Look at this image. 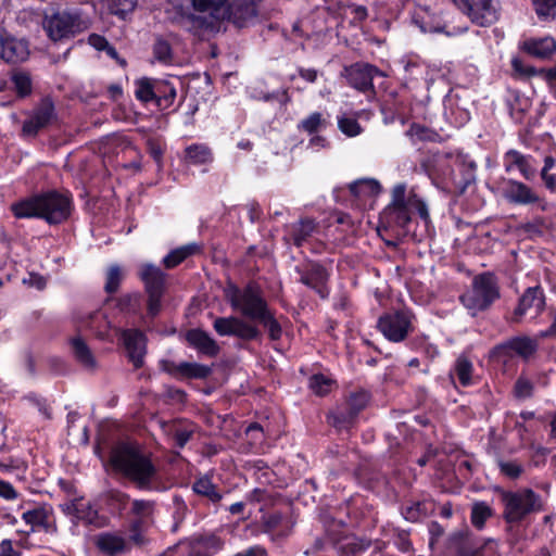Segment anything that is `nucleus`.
Wrapping results in <instances>:
<instances>
[{
  "label": "nucleus",
  "mask_w": 556,
  "mask_h": 556,
  "mask_svg": "<svg viewBox=\"0 0 556 556\" xmlns=\"http://www.w3.org/2000/svg\"><path fill=\"white\" fill-rule=\"evenodd\" d=\"M110 462L116 471L122 472L140 488H150L155 479L154 465L137 445L129 443L116 445L112 450Z\"/></svg>",
  "instance_id": "1"
},
{
  "label": "nucleus",
  "mask_w": 556,
  "mask_h": 556,
  "mask_svg": "<svg viewBox=\"0 0 556 556\" xmlns=\"http://www.w3.org/2000/svg\"><path fill=\"white\" fill-rule=\"evenodd\" d=\"M12 211L18 218L40 217L49 224H59L71 214V199L65 194L50 192L21 201L12 205Z\"/></svg>",
  "instance_id": "2"
},
{
  "label": "nucleus",
  "mask_w": 556,
  "mask_h": 556,
  "mask_svg": "<svg viewBox=\"0 0 556 556\" xmlns=\"http://www.w3.org/2000/svg\"><path fill=\"white\" fill-rule=\"evenodd\" d=\"M108 328L109 321L98 312L84 314L77 318L78 332L68 339V344L75 359L86 369H93L97 366V361L80 331L83 329H89L99 338H106Z\"/></svg>",
  "instance_id": "3"
},
{
  "label": "nucleus",
  "mask_w": 556,
  "mask_h": 556,
  "mask_svg": "<svg viewBox=\"0 0 556 556\" xmlns=\"http://www.w3.org/2000/svg\"><path fill=\"white\" fill-rule=\"evenodd\" d=\"M225 296L232 309L252 320H258L268 311L260 288L254 285H249L243 289L228 286Z\"/></svg>",
  "instance_id": "4"
},
{
  "label": "nucleus",
  "mask_w": 556,
  "mask_h": 556,
  "mask_svg": "<svg viewBox=\"0 0 556 556\" xmlns=\"http://www.w3.org/2000/svg\"><path fill=\"white\" fill-rule=\"evenodd\" d=\"M498 296L497 286L491 274H483L475 278L472 287L460 298L464 306L476 315L485 309Z\"/></svg>",
  "instance_id": "5"
},
{
  "label": "nucleus",
  "mask_w": 556,
  "mask_h": 556,
  "mask_svg": "<svg viewBox=\"0 0 556 556\" xmlns=\"http://www.w3.org/2000/svg\"><path fill=\"white\" fill-rule=\"evenodd\" d=\"M504 517L508 522H517L528 514L542 509L540 497L531 490L503 493Z\"/></svg>",
  "instance_id": "6"
},
{
  "label": "nucleus",
  "mask_w": 556,
  "mask_h": 556,
  "mask_svg": "<svg viewBox=\"0 0 556 556\" xmlns=\"http://www.w3.org/2000/svg\"><path fill=\"white\" fill-rule=\"evenodd\" d=\"M464 10L472 23L479 26H490L496 23L501 15L497 0H460Z\"/></svg>",
  "instance_id": "7"
},
{
  "label": "nucleus",
  "mask_w": 556,
  "mask_h": 556,
  "mask_svg": "<svg viewBox=\"0 0 556 556\" xmlns=\"http://www.w3.org/2000/svg\"><path fill=\"white\" fill-rule=\"evenodd\" d=\"M378 327L388 340L400 342L412 328V315L405 311L388 313L380 317Z\"/></svg>",
  "instance_id": "8"
},
{
  "label": "nucleus",
  "mask_w": 556,
  "mask_h": 556,
  "mask_svg": "<svg viewBox=\"0 0 556 556\" xmlns=\"http://www.w3.org/2000/svg\"><path fill=\"white\" fill-rule=\"evenodd\" d=\"M213 327L219 336H235L243 340H252L260 333L255 326L233 316L216 318Z\"/></svg>",
  "instance_id": "9"
},
{
  "label": "nucleus",
  "mask_w": 556,
  "mask_h": 556,
  "mask_svg": "<svg viewBox=\"0 0 556 556\" xmlns=\"http://www.w3.org/2000/svg\"><path fill=\"white\" fill-rule=\"evenodd\" d=\"M76 22L75 15L58 12L46 17L43 27L52 40H60L74 34Z\"/></svg>",
  "instance_id": "10"
},
{
  "label": "nucleus",
  "mask_w": 556,
  "mask_h": 556,
  "mask_svg": "<svg viewBox=\"0 0 556 556\" xmlns=\"http://www.w3.org/2000/svg\"><path fill=\"white\" fill-rule=\"evenodd\" d=\"M1 58L8 63H20L29 55L28 43L7 31L0 33Z\"/></svg>",
  "instance_id": "11"
},
{
  "label": "nucleus",
  "mask_w": 556,
  "mask_h": 556,
  "mask_svg": "<svg viewBox=\"0 0 556 556\" xmlns=\"http://www.w3.org/2000/svg\"><path fill=\"white\" fill-rule=\"evenodd\" d=\"M544 295L540 288H529L519 301L515 311V320L519 321L523 316L535 318L544 308Z\"/></svg>",
  "instance_id": "12"
},
{
  "label": "nucleus",
  "mask_w": 556,
  "mask_h": 556,
  "mask_svg": "<svg viewBox=\"0 0 556 556\" xmlns=\"http://www.w3.org/2000/svg\"><path fill=\"white\" fill-rule=\"evenodd\" d=\"M503 197L513 204L528 205L540 202V197L527 185L508 179L504 182Z\"/></svg>",
  "instance_id": "13"
},
{
  "label": "nucleus",
  "mask_w": 556,
  "mask_h": 556,
  "mask_svg": "<svg viewBox=\"0 0 556 556\" xmlns=\"http://www.w3.org/2000/svg\"><path fill=\"white\" fill-rule=\"evenodd\" d=\"M54 117L53 103L49 99H45L35 110L34 114L23 125V134L34 136L37 131L47 126Z\"/></svg>",
  "instance_id": "14"
},
{
  "label": "nucleus",
  "mask_w": 556,
  "mask_h": 556,
  "mask_svg": "<svg viewBox=\"0 0 556 556\" xmlns=\"http://www.w3.org/2000/svg\"><path fill=\"white\" fill-rule=\"evenodd\" d=\"M125 349L128 353L130 362L135 367H141L146 354V338L138 330H126L123 332Z\"/></svg>",
  "instance_id": "15"
},
{
  "label": "nucleus",
  "mask_w": 556,
  "mask_h": 556,
  "mask_svg": "<svg viewBox=\"0 0 556 556\" xmlns=\"http://www.w3.org/2000/svg\"><path fill=\"white\" fill-rule=\"evenodd\" d=\"M162 368L175 377L204 378L210 374V368L207 366L189 362L175 364L164 361L162 362Z\"/></svg>",
  "instance_id": "16"
},
{
  "label": "nucleus",
  "mask_w": 556,
  "mask_h": 556,
  "mask_svg": "<svg viewBox=\"0 0 556 556\" xmlns=\"http://www.w3.org/2000/svg\"><path fill=\"white\" fill-rule=\"evenodd\" d=\"M67 509L77 520L86 525L94 527L104 525V519L98 515L97 509H94L88 501L76 500L67 506Z\"/></svg>",
  "instance_id": "17"
},
{
  "label": "nucleus",
  "mask_w": 556,
  "mask_h": 556,
  "mask_svg": "<svg viewBox=\"0 0 556 556\" xmlns=\"http://www.w3.org/2000/svg\"><path fill=\"white\" fill-rule=\"evenodd\" d=\"M378 70L368 64H356L348 71L350 84L359 90H367L372 86V78Z\"/></svg>",
  "instance_id": "18"
},
{
  "label": "nucleus",
  "mask_w": 556,
  "mask_h": 556,
  "mask_svg": "<svg viewBox=\"0 0 556 556\" xmlns=\"http://www.w3.org/2000/svg\"><path fill=\"white\" fill-rule=\"evenodd\" d=\"M538 341L529 337H517L500 346V350L505 354H516L522 358H529L535 353Z\"/></svg>",
  "instance_id": "19"
},
{
  "label": "nucleus",
  "mask_w": 556,
  "mask_h": 556,
  "mask_svg": "<svg viewBox=\"0 0 556 556\" xmlns=\"http://www.w3.org/2000/svg\"><path fill=\"white\" fill-rule=\"evenodd\" d=\"M194 9L200 13H207L212 21L207 26H213V21L225 20L228 15L226 0H192Z\"/></svg>",
  "instance_id": "20"
},
{
  "label": "nucleus",
  "mask_w": 556,
  "mask_h": 556,
  "mask_svg": "<svg viewBox=\"0 0 556 556\" xmlns=\"http://www.w3.org/2000/svg\"><path fill=\"white\" fill-rule=\"evenodd\" d=\"M412 207L407 204L389 205L382 213L381 219L388 226L405 228L410 220Z\"/></svg>",
  "instance_id": "21"
},
{
  "label": "nucleus",
  "mask_w": 556,
  "mask_h": 556,
  "mask_svg": "<svg viewBox=\"0 0 556 556\" xmlns=\"http://www.w3.org/2000/svg\"><path fill=\"white\" fill-rule=\"evenodd\" d=\"M505 168L506 172H510L514 168L519 169L526 179L533 178L535 174V169L530 163V157L515 150H510L505 154Z\"/></svg>",
  "instance_id": "22"
},
{
  "label": "nucleus",
  "mask_w": 556,
  "mask_h": 556,
  "mask_svg": "<svg viewBox=\"0 0 556 556\" xmlns=\"http://www.w3.org/2000/svg\"><path fill=\"white\" fill-rule=\"evenodd\" d=\"M188 343L207 355H215L218 352L216 342L204 331L200 329L189 330L186 334Z\"/></svg>",
  "instance_id": "23"
},
{
  "label": "nucleus",
  "mask_w": 556,
  "mask_h": 556,
  "mask_svg": "<svg viewBox=\"0 0 556 556\" xmlns=\"http://www.w3.org/2000/svg\"><path fill=\"white\" fill-rule=\"evenodd\" d=\"M23 520L30 526L31 531L43 529L49 531L50 528V509L37 506L33 509L24 511L22 515Z\"/></svg>",
  "instance_id": "24"
},
{
  "label": "nucleus",
  "mask_w": 556,
  "mask_h": 556,
  "mask_svg": "<svg viewBox=\"0 0 556 556\" xmlns=\"http://www.w3.org/2000/svg\"><path fill=\"white\" fill-rule=\"evenodd\" d=\"M525 50L538 58H548L556 52V41L552 37L529 39L523 43Z\"/></svg>",
  "instance_id": "25"
},
{
  "label": "nucleus",
  "mask_w": 556,
  "mask_h": 556,
  "mask_svg": "<svg viewBox=\"0 0 556 556\" xmlns=\"http://www.w3.org/2000/svg\"><path fill=\"white\" fill-rule=\"evenodd\" d=\"M256 15V10L252 3H233L228 7V15L226 18L231 20L238 27L245 26Z\"/></svg>",
  "instance_id": "26"
},
{
  "label": "nucleus",
  "mask_w": 556,
  "mask_h": 556,
  "mask_svg": "<svg viewBox=\"0 0 556 556\" xmlns=\"http://www.w3.org/2000/svg\"><path fill=\"white\" fill-rule=\"evenodd\" d=\"M97 546L105 554L113 556L118 553H122L125 547L126 543L125 540L117 535L112 533H102L97 536L96 540Z\"/></svg>",
  "instance_id": "27"
},
{
  "label": "nucleus",
  "mask_w": 556,
  "mask_h": 556,
  "mask_svg": "<svg viewBox=\"0 0 556 556\" xmlns=\"http://www.w3.org/2000/svg\"><path fill=\"white\" fill-rule=\"evenodd\" d=\"M350 190L356 198L366 202L367 199L378 195L381 187L375 179H359L350 186Z\"/></svg>",
  "instance_id": "28"
},
{
  "label": "nucleus",
  "mask_w": 556,
  "mask_h": 556,
  "mask_svg": "<svg viewBox=\"0 0 556 556\" xmlns=\"http://www.w3.org/2000/svg\"><path fill=\"white\" fill-rule=\"evenodd\" d=\"M185 157L189 164L205 165L213 161L211 149L202 143L191 144L185 150Z\"/></svg>",
  "instance_id": "29"
},
{
  "label": "nucleus",
  "mask_w": 556,
  "mask_h": 556,
  "mask_svg": "<svg viewBox=\"0 0 556 556\" xmlns=\"http://www.w3.org/2000/svg\"><path fill=\"white\" fill-rule=\"evenodd\" d=\"M140 277L146 283L147 290L163 289V273L151 264H143L140 268Z\"/></svg>",
  "instance_id": "30"
},
{
  "label": "nucleus",
  "mask_w": 556,
  "mask_h": 556,
  "mask_svg": "<svg viewBox=\"0 0 556 556\" xmlns=\"http://www.w3.org/2000/svg\"><path fill=\"white\" fill-rule=\"evenodd\" d=\"M200 251V247L197 243H189L184 247L173 250L163 260L164 265L168 268L177 266L188 256L193 255Z\"/></svg>",
  "instance_id": "31"
},
{
  "label": "nucleus",
  "mask_w": 556,
  "mask_h": 556,
  "mask_svg": "<svg viewBox=\"0 0 556 556\" xmlns=\"http://www.w3.org/2000/svg\"><path fill=\"white\" fill-rule=\"evenodd\" d=\"M138 3V0H104L106 10L124 20L134 12Z\"/></svg>",
  "instance_id": "32"
},
{
  "label": "nucleus",
  "mask_w": 556,
  "mask_h": 556,
  "mask_svg": "<svg viewBox=\"0 0 556 556\" xmlns=\"http://www.w3.org/2000/svg\"><path fill=\"white\" fill-rule=\"evenodd\" d=\"M327 277H328V274L323 266H320L318 264H313L311 266L309 273L306 276L302 277V281L312 288L318 289V292L323 296H325V294L323 293V290L319 287H321L325 283V281L327 280Z\"/></svg>",
  "instance_id": "33"
},
{
  "label": "nucleus",
  "mask_w": 556,
  "mask_h": 556,
  "mask_svg": "<svg viewBox=\"0 0 556 556\" xmlns=\"http://www.w3.org/2000/svg\"><path fill=\"white\" fill-rule=\"evenodd\" d=\"M338 127L348 137H356L363 132L357 119L346 114L338 116Z\"/></svg>",
  "instance_id": "34"
},
{
  "label": "nucleus",
  "mask_w": 556,
  "mask_h": 556,
  "mask_svg": "<svg viewBox=\"0 0 556 556\" xmlns=\"http://www.w3.org/2000/svg\"><path fill=\"white\" fill-rule=\"evenodd\" d=\"M135 94L142 102H149L157 98L155 87L148 78H141L136 81Z\"/></svg>",
  "instance_id": "35"
},
{
  "label": "nucleus",
  "mask_w": 556,
  "mask_h": 556,
  "mask_svg": "<svg viewBox=\"0 0 556 556\" xmlns=\"http://www.w3.org/2000/svg\"><path fill=\"white\" fill-rule=\"evenodd\" d=\"M326 125L327 119L320 113L314 112L301 121L299 128L308 134H313L325 128Z\"/></svg>",
  "instance_id": "36"
},
{
  "label": "nucleus",
  "mask_w": 556,
  "mask_h": 556,
  "mask_svg": "<svg viewBox=\"0 0 556 556\" xmlns=\"http://www.w3.org/2000/svg\"><path fill=\"white\" fill-rule=\"evenodd\" d=\"M193 490L195 493L208 497L212 502H218L220 500V494L206 477L198 479L193 484Z\"/></svg>",
  "instance_id": "37"
},
{
  "label": "nucleus",
  "mask_w": 556,
  "mask_h": 556,
  "mask_svg": "<svg viewBox=\"0 0 556 556\" xmlns=\"http://www.w3.org/2000/svg\"><path fill=\"white\" fill-rule=\"evenodd\" d=\"M369 395L366 391L352 393L348 399L349 419H352L368 403Z\"/></svg>",
  "instance_id": "38"
},
{
  "label": "nucleus",
  "mask_w": 556,
  "mask_h": 556,
  "mask_svg": "<svg viewBox=\"0 0 556 556\" xmlns=\"http://www.w3.org/2000/svg\"><path fill=\"white\" fill-rule=\"evenodd\" d=\"M333 384L334 381L323 374L313 375L309 379V388L317 395L327 394L331 391Z\"/></svg>",
  "instance_id": "39"
},
{
  "label": "nucleus",
  "mask_w": 556,
  "mask_h": 556,
  "mask_svg": "<svg viewBox=\"0 0 556 556\" xmlns=\"http://www.w3.org/2000/svg\"><path fill=\"white\" fill-rule=\"evenodd\" d=\"M471 363L465 357H459L456 361L455 374L463 386H469L471 383Z\"/></svg>",
  "instance_id": "40"
},
{
  "label": "nucleus",
  "mask_w": 556,
  "mask_h": 556,
  "mask_svg": "<svg viewBox=\"0 0 556 556\" xmlns=\"http://www.w3.org/2000/svg\"><path fill=\"white\" fill-rule=\"evenodd\" d=\"M535 12L541 18H554L556 16V0H532Z\"/></svg>",
  "instance_id": "41"
},
{
  "label": "nucleus",
  "mask_w": 556,
  "mask_h": 556,
  "mask_svg": "<svg viewBox=\"0 0 556 556\" xmlns=\"http://www.w3.org/2000/svg\"><path fill=\"white\" fill-rule=\"evenodd\" d=\"M491 516V508L484 503H476L471 510V521L477 528H482Z\"/></svg>",
  "instance_id": "42"
},
{
  "label": "nucleus",
  "mask_w": 556,
  "mask_h": 556,
  "mask_svg": "<svg viewBox=\"0 0 556 556\" xmlns=\"http://www.w3.org/2000/svg\"><path fill=\"white\" fill-rule=\"evenodd\" d=\"M429 503H415L407 506L403 513L406 520L417 521L419 518L426 516L430 509Z\"/></svg>",
  "instance_id": "43"
},
{
  "label": "nucleus",
  "mask_w": 556,
  "mask_h": 556,
  "mask_svg": "<svg viewBox=\"0 0 556 556\" xmlns=\"http://www.w3.org/2000/svg\"><path fill=\"white\" fill-rule=\"evenodd\" d=\"M123 279V271L119 266L113 265L106 271L105 290L108 292H115Z\"/></svg>",
  "instance_id": "44"
},
{
  "label": "nucleus",
  "mask_w": 556,
  "mask_h": 556,
  "mask_svg": "<svg viewBox=\"0 0 556 556\" xmlns=\"http://www.w3.org/2000/svg\"><path fill=\"white\" fill-rule=\"evenodd\" d=\"M258 321L268 329L269 337L273 340H277L281 336V328L278 324V321L274 318L273 314L268 309L260 319Z\"/></svg>",
  "instance_id": "45"
},
{
  "label": "nucleus",
  "mask_w": 556,
  "mask_h": 556,
  "mask_svg": "<svg viewBox=\"0 0 556 556\" xmlns=\"http://www.w3.org/2000/svg\"><path fill=\"white\" fill-rule=\"evenodd\" d=\"M12 81L14 84V87L17 91V93L21 97H24L30 92V78L25 73H15L12 76Z\"/></svg>",
  "instance_id": "46"
},
{
  "label": "nucleus",
  "mask_w": 556,
  "mask_h": 556,
  "mask_svg": "<svg viewBox=\"0 0 556 556\" xmlns=\"http://www.w3.org/2000/svg\"><path fill=\"white\" fill-rule=\"evenodd\" d=\"M408 205L412 207V212H417L425 225L429 224V213L427 205L417 197L408 198Z\"/></svg>",
  "instance_id": "47"
},
{
  "label": "nucleus",
  "mask_w": 556,
  "mask_h": 556,
  "mask_svg": "<svg viewBox=\"0 0 556 556\" xmlns=\"http://www.w3.org/2000/svg\"><path fill=\"white\" fill-rule=\"evenodd\" d=\"M315 229V225L312 220H302L295 230L294 240L298 245L302 243Z\"/></svg>",
  "instance_id": "48"
},
{
  "label": "nucleus",
  "mask_w": 556,
  "mask_h": 556,
  "mask_svg": "<svg viewBox=\"0 0 556 556\" xmlns=\"http://www.w3.org/2000/svg\"><path fill=\"white\" fill-rule=\"evenodd\" d=\"M131 510L135 515L146 518L151 515L153 510V504L150 501L135 500L131 502Z\"/></svg>",
  "instance_id": "49"
},
{
  "label": "nucleus",
  "mask_w": 556,
  "mask_h": 556,
  "mask_svg": "<svg viewBox=\"0 0 556 556\" xmlns=\"http://www.w3.org/2000/svg\"><path fill=\"white\" fill-rule=\"evenodd\" d=\"M149 293L148 312L155 316L161 309L162 289L147 290Z\"/></svg>",
  "instance_id": "50"
},
{
  "label": "nucleus",
  "mask_w": 556,
  "mask_h": 556,
  "mask_svg": "<svg viewBox=\"0 0 556 556\" xmlns=\"http://www.w3.org/2000/svg\"><path fill=\"white\" fill-rule=\"evenodd\" d=\"M153 51H154L155 58L159 61L167 62L170 60L172 50H170V46L167 41L161 40V39L157 40L154 45Z\"/></svg>",
  "instance_id": "51"
},
{
  "label": "nucleus",
  "mask_w": 556,
  "mask_h": 556,
  "mask_svg": "<svg viewBox=\"0 0 556 556\" xmlns=\"http://www.w3.org/2000/svg\"><path fill=\"white\" fill-rule=\"evenodd\" d=\"M500 468L505 476L511 479L518 478L522 472L521 465L516 462H501Z\"/></svg>",
  "instance_id": "52"
},
{
  "label": "nucleus",
  "mask_w": 556,
  "mask_h": 556,
  "mask_svg": "<svg viewBox=\"0 0 556 556\" xmlns=\"http://www.w3.org/2000/svg\"><path fill=\"white\" fill-rule=\"evenodd\" d=\"M471 556H500L497 543L494 540L489 539L480 548L475 551Z\"/></svg>",
  "instance_id": "53"
},
{
  "label": "nucleus",
  "mask_w": 556,
  "mask_h": 556,
  "mask_svg": "<svg viewBox=\"0 0 556 556\" xmlns=\"http://www.w3.org/2000/svg\"><path fill=\"white\" fill-rule=\"evenodd\" d=\"M532 384L526 378H519L515 384V394L517 397L526 399L531 395Z\"/></svg>",
  "instance_id": "54"
},
{
  "label": "nucleus",
  "mask_w": 556,
  "mask_h": 556,
  "mask_svg": "<svg viewBox=\"0 0 556 556\" xmlns=\"http://www.w3.org/2000/svg\"><path fill=\"white\" fill-rule=\"evenodd\" d=\"M405 185H396L392 191V202L390 205L407 204V200H405Z\"/></svg>",
  "instance_id": "55"
},
{
  "label": "nucleus",
  "mask_w": 556,
  "mask_h": 556,
  "mask_svg": "<svg viewBox=\"0 0 556 556\" xmlns=\"http://www.w3.org/2000/svg\"><path fill=\"white\" fill-rule=\"evenodd\" d=\"M511 66L515 73L521 76H531L534 74V70L531 66L525 65L519 58H513Z\"/></svg>",
  "instance_id": "56"
},
{
  "label": "nucleus",
  "mask_w": 556,
  "mask_h": 556,
  "mask_svg": "<svg viewBox=\"0 0 556 556\" xmlns=\"http://www.w3.org/2000/svg\"><path fill=\"white\" fill-rule=\"evenodd\" d=\"M0 496L5 500H14L17 493L9 482L0 480Z\"/></svg>",
  "instance_id": "57"
},
{
  "label": "nucleus",
  "mask_w": 556,
  "mask_h": 556,
  "mask_svg": "<svg viewBox=\"0 0 556 556\" xmlns=\"http://www.w3.org/2000/svg\"><path fill=\"white\" fill-rule=\"evenodd\" d=\"M88 42L90 46H92L97 50H104L105 47H108L109 42L106 39L100 35L92 34L88 38Z\"/></svg>",
  "instance_id": "58"
},
{
  "label": "nucleus",
  "mask_w": 556,
  "mask_h": 556,
  "mask_svg": "<svg viewBox=\"0 0 556 556\" xmlns=\"http://www.w3.org/2000/svg\"><path fill=\"white\" fill-rule=\"evenodd\" d=\"M414 22L419 26L424 33L433 31L434 28L426 21V16L421 15V12H416L414 15Z\"/></svg>",
  "instance_id": "59"
},
{
  "label": "nucleus",
  "mask_w": 556,
  "mask_h": 556,
  "mask_svg": "<svg viewBox=\"0 0 556 556\" xmlns=\"http://www.w3.org/2000/svg\"><path fill=\"white\" fill-rule=\"evenodd\" d=\"M0 556H18L10 540H3L0 542Z\"/></svg>",
  "instance_id": "60"
},
{
  "label": "nucleus",
  "mask_w": 556,
  "mask_h": 556,
  "mask_svg": "<svg viewBox=\"0 0 556 556\" xmlns=\"http://www.w3.org/2000/svg\"><path fill=\"white\" fill-rule=\"evenodd\" d=\"M139 302H140V299H139V295H137V294L126 295L121 300V304L123 307L126 305H129L134 309L139 307Z\"/></svg>",
  "instance_id": "61"
},
{
  "label": "nucleus",
  "mask_w": 556,
  "mask_h": 556,
  "mask_svg": "<svg viewBox=\"0 0 556 556\" xmlns=\"http://www.w3.org/2000/svg\"><path fill=\"white\" fill-rule=\"evenodd\" d=\"M542 179L544 180V184L547 189H549L552 192H556V177L554 175L541 173Z\"/></svg>",
  "instance_id": "62"
},
{
  "label": "nucleus",
  "mask_w": 556,
  "mask_h": 556,
  "mask_svg": "<svg viewBox=\"0 0 556 556\" xmlns=\"http://www.w3.org/2000/svg\"><path fill=\"white\" fill-rule=\"evenodd\" d=\"M300 75L303 79L309 81V83H314L317 78V73L316 71L314 70H300Z\"/></svg>",
  "instance_id": "63"
},
{
  "label": "nucleus",
  "mask_w": 556,
  "mask_h": 556,
  "mask_svg": "<svg viewBox=\"0 0 556 556\" xmlns=\"http://www.w3.org/2000/svg\"><path fill=\"white\" fill-rule=\"evenodd\" d=\"M189 438H190V432L189 431L182 430V431H178L176 433V441H177V444L180 447L184 446L187 443Z\"/></svg>",
  "instance_id": "64"
}]
</instances>
